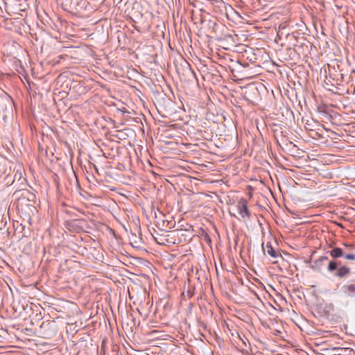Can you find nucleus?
I'll list each match as a JSON object with an SVG mask.
<instances>
[{"label": "nucleus", "instance_id": "1", "mask_svg": "<svg viewBox=\"0 0 355 355\" xmlns=\"http://www.w3.org/2000/svg\"><path fill=\"white\" fill-rule=\"evenodd\" d=\"M237 210L239 214L242 218H249L250 216V212L247 205V201L244 199H241L237 203Z\"/></svg>", "mask_w": 355, "mask_h": 355}, {"label": "nucleus", "instance_id": "2", "mask_svg": "<svg viewBox=\"0 0 355 355\" xmlns=\"http://www.w3.org/2000/svg\"><path fill=\"white\" fill-rule=\"evenodd\" d=\"M263 249L265 254H268L273 258L278 257V253L275 250L270 243H267L266 246L263 247Z\"/></svg>", "mask_w": 355, "mask_h": 355}, {"label": "nucleus", "instance_id": "3", "mask_svg": "<svg viewBox=\"0 0 355 355\" xmlns=\"http://www.w3.org/2000/svg\"><path fill=\"white\" fill-rule=\"evenodd\" d=\"M344 293L348 296L355 295V285L349 284L343 286Z\"/></svg>", "mask_w": 355, "mask_h": 355}, {"label": "nucleus", "instance_id": "4", "mask_svg": "<svg viewBox=\"0 0 355 355\" xmlns=\"http://www.w3.org/2000/svg\"><path fill=\"white\" fill-rule=\"evenodd\" d=\"M330 255L333 257V258H338V257H344V253H343V251L341 248H333L331 251H330Z\"/></svg>", "mask_w": 355, "mask_h": 355}, {"label": "nucleus", "instance_id": "5", "mask_svg": "<svg viewBox=\"0 0 355 355\" xmlns=\"http://www.w3.org/2000/svg\"><path fill=\"white\" fill-rule=\"evenodd\" d=\"M350 269L347 266H341L338 269L336 276L343 277L349 273Z\"/></svg>", "mask_w": 355, "mask_h": 355}, {"label": "nucleus", "instance_id": "6", "mask_svg": "<svg viewBox=\"0 0 355 355\" xmlns=\"http://www.w3.org/2000/svg\"><path fill=\"white\" fill-rule=\"evenodd\" d=\"M338 265V262H336L335 261H331L328 265V270L331 272V271L336 270Z\"/></svg>", "mask_w": 355, "mask_h": 355}, {"label": "nucleus", "instance_id": "7", "mask_svg": "<svg viewBox=\"0 0 355 355\" xmlns=\"http://www.w3.org/2000/svg\"><path fill=\"white\" fill-rule=\"evenodd\" d=\"M80 0H66V2L69 3V6L71 8H76L80 2Z\"/></svg>", "mask_w": 355, "mask_h": 355}, {"label": "nucleus", "instance_id": "8", "mask_svg": "<svg viewBox=\"0 0 355 355\" xmlns=\"http://www.w3.org/2000/svg\"><path fill=\"white\" fill-rule=\"evenodd\" d=\"M344 257L349 260H355V254H347L344 255Z\"/></svg>", "mask_w": 355, "mask_h": 355}, {"label": "nucleus", "instance_id": "9", "mask_svg": "<svg viewBox=\"0 0 355 355\" xmlns=\"http://www.w3.org/2000/svg\"><path fill=\"white\" fill-rule=\"evenodd\" d=\"M327 260V257H321L320 258H319L318 260H316L315 261V263H318L319 262H322V261H324Z\"/></svg>", "mask_w": 355, "mask_h": 355}, {"label": "nucleus", "instance_id": "10", "mask_svg": "<svg viewBox=\"0 0 355 355\" xmlns=\"http://www.w3.org/2000/svg\"><path fill=\"white\" fill-rule=\"evenodd\" d=\"M345 349L344 348H340V347H334L333 348V350L334 351H340V350H343Z\"/></svg>", "mask_w": 355, "mask_h": 355}]
</instances>
